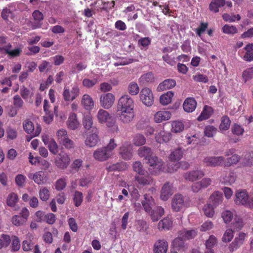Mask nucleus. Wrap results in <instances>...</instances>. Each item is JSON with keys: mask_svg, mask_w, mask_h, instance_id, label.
Listing matches in <instances>:
<instances>
[{"mask_svg": "<svg viewBox=\"0 0 253 253\" xmlns=\"http://www.w3.org/2000/svg\"><path fill=\"white\" fill-rule=\"evenodd\" d=\"M134 102L128 95L124 94L119 99L117 105V111L120 121L124 124L130 123L134 119Z\"/></svg>", "mask_w": 253, "mask_h": 253, "instance_id": "1", "label": "nucleus"}, {"mask_svg": "<svg viewBox=\"0 0 253 253\" xmlns=\"http://www.w3.org/2000/svg\"><path fill=\"white\" fill-rule=\"evenodd\" d=\"M147 160H148L147 163L149 165V171L152 174L154 175L159 173L160 171L171 173L177 170V169L180 168L183 169H186L189 167V164L187 162H179L180 159H170L171 161H170L169 165H174V167L171 168L168 167L167 169L163 167V164L161 162H156V160H158L159 159Z\"/></svg>", "mask_w": 253, "mask_h": 253, "instance_id": "2", "label": "nucleus"}, {"mask_svg": "<svg viewBox=\"0 0 253 253\" xmlns=\"http://www.w3.org/2000/svg\"><path fill=\"white\" fill-rule=\"evenodd\" d=\"M96 118L99 123L105 124L107 127L111 128L113 131H118V127L115 121L108 111L100 109L96 114Z\"/></svg>", "mask_w": 253, "mask_h": 253, "instance_id": "3", "label": "nucleus"}, {"mask_svg": "<svg viewBox=\"0 0 253 253\" xmlns=\"http://www.w3.org/2000/svg\"><path fill=\"white\" fill-rule=\"evenodd\" d=\"M139 100L147 107L151 106L154 102V97L152 90L147 87L142 88L139 92Z\"/></svg>", "mask_w": 253, "mask_h": 253, "instance_id": "4", "label": "nucleus"}, {"mask_svg": "<svg viewBox=\"0 0 253 253\" xmlns=\"http://www.w3.org/2000/svg\"><path fill=\"white\" fill-rule=\"evenodd\" d=\"M238 161V159H205L204 163L210 167H230L232 164H237Z\"/></svg>", "mask_w": 253, "mask_h": 253, "instance_id": "5", "label": "nucleus"}, {"mask_svg": "<svg viewBox=\"0 0 253 253\" xmlns=\"http://www.w3.org/2000/svg\"><path fill=\"white\" fill-rule=\"evenodd\" d=\"M98 133L99 131L96 127H93L86 132L84 140L85 145L89 147L95 146L99 140Z\"/></svg>", "mask_w": 253, "mask_h": 253, "instance_id": "6", "label": "nucleus"}, {"mask_svg": "<svg viewBox=\"0 0 253 253\" xmlns=\"http://www.w3.org/2000/svg\"><path fill=\"white\" fill-rule=\"evenodd\" d=\"M22 125L24 131L28 134H31L32 137L38 136L41 132L40 125H37L35 127L33 122L28 119L24 120Z\"/></svg>", "mask_w": 253, "mask_h": 253, "instance_id": "7", "label": "nucleus"}, {"mask_svg": "<svg viewBox=\"0 0 253 253\" xmlns=\"http://www.w3.org/2000/svg\"><path fill=\"white\" fill-rule=\"evenodd\" d=\"M80 94V88L77 85H74L71 90L68 87H64L62 96L65 101H72L77 97Z\"/></svg>", "mask_w": 253, "mask_h": 253, "instance_id": "8", "label": "nucleus"}, {"mask_svg": "<svg viewBox=\"0 0 253 253\" xmlns=\"http://www.w3.org/2000/svg\"><path fill=\"white\" fill-rule=\"evenodd\" d=\"M186 205V202L181 194L175 195L171 201V208L173 211L178 212Z\"/></svg>", "mask_w": 253, "mask_h": 253, "instance_id": "9", "label": "nucleus"}, {"mask_svg": "<svg viewBox=\"0 0 253 253\" xmlns=\"http://www.w3.org/2000/svg\"><path fill=\"white\" fill-rule=\"evenodd\" d=\"M238 54L245 61L253 60V43L246 45L242 49L238 51Z\"/></svg>", "mask_w": 253, "mask_h": 253, "instance_id": "10", "label": "nucleus"}, {"mask_svg": "<svg viewBox=\"0 0 253 253\" xmlns=\"http://www.w3.org/2000/svg\"><path fill=\"white\" fill-rule=\"evenodd\" d=\"M115 97L111 93L102 94L100 97V105L104 109L110 108L114 103Z\"/></svg>", "mask_w": 253, "mask_h": 253, "instance_id": "11", "label": "nucleus"}, {"mask_svg": "<svg viewBox=\"0 0 253 253\" xmlns=\"http://www.w3.org/2000/svg\"><path fill=\"white\" fill-rule=\"evenodd\" d=\"M204 175L205 173L203 170L196 169L186 172L183 176L187 180L194 181L201 179Z\"/></svg>", "mask_w": 253, "mask_h": 253, "instance_id": "12", "label": "nucleus"}, {"mask_svg": "<svg viewBox=\"0 0 253 253\" xmlns=\"http://www.w3.org/2000/svg\"><path fill=\"white\" fill-rule=\"evenodd\" d=\"M173 193L172 184L167 182L164 184L162 188L160 198L164 201H167Z\"/></svg>", "mask_w": 253, "mask_h": 253, "instance_id": "13", "label": "nucleus"}, {"mask_svg": "<svg viewBox=\"0 0 253 253\" xmlns=\"http://www.w3.org/2000/svg\"><path fill=\"white\" fill-rule=\"evenodd\" d=\"M171 113L167 110H161L156 112L154 116V121L156 123H160L170 119Z\"/></svg>", "mask_w": 253, "mask_h": 253, "instance_id": "14", "label": "nucleus"}, {"mask_svg": "<svg viewBox=\"0 0 253 253\" xmlns=\"http://www.w3.org/2000/svg\"><path fill=\"white\" fill-rule=\"evenodd\" d=\"M67 127L71 130H75L80 126V123L77 119V116L74 112H71L66 123Z\"/></svg>", "mask_w": 253, "mask_h": 253, "instance_id": "15", "label": "nucleus"}, {"mask_svg": "<svg viewBox=\"0 0 253 253\" xmlns=\"http://www.w3.org/2000/svg\"><path fill=\"white\" fill-rule=\"evenodd\" d=\"M211 183V178H204L201 181L193 183L191 187L192 190L195 193L198 192L201 189L207 188Z\"/></svg>", "mask_w": 253, "mask_h": 253, "instance_id": "16", "label": "nucleus"}, {"mask_svg": "<svg viewBox=\"0 0 253 253\" xmlns=\"http://www.w3.org/2000/svg\"><path fill=\"white\" fill-rule=\"evenodd\" d=\"M248 193L246 190H238L235 194V203L236 205L244 206L248 200Z\"/></svg>", "mask_w": 253, "mask_h": 253, "instance_id": "17", "label": "nucleus"}, {"mask_svg": "<svg viewBox=\"0 0 253 253\" xmlns=\"http://www.w3.org/2000/svg\"><path fill=\"white\" fill-rule=\"evenodd\" d=\"M81 103L86 110H91L94 106L93 98L88 94H84L82 96Z\"/></svg>", "mask_w": 253, "mask_h": 253, "instance_id": "18", "label": "nucleus"}, {"mask_svg": "<svg viewBox=\"0 0 253 253\" xmlns=\"http://www.w3.org/2000/svg\"><path fill=\"white\" fill-rule=\"evenodd\" d=\"M171 134L169 132L166 131L164 129L160 130L156 134L155 139L159 143H167L171 139Z\"/></svg>", "mask_w": 253, "mask_h": 253, "instance_id": "19", "label": "nucleus"}, {"mask_svg": "<svg viewBox=\"0 0 253 253\" xmlns=\"http://www.w3.org/2000/svg\"><path fill=\"white\" fill-rule=\"evenodd\" d=\"M168 243L164 239L159 240L154 247V253H166L168 250Z\"/></svg>", "mask_w": 253, "mask_h": 253, "instance_id": "20", "label": "nucleus"}, {"mask_svg": "<svg viewBox=\"0 0 253 253\" xmlns=\"http://www.w3.org/2000/svg\"><path fill=\"white\" fill-rule=\"evenodd\" d=\"M197 107V102L195 99L192 97L186 98L183 103V108L184 110L187 113L193 112Z\"/></svg>", "mask_w": 253, "mask_h": 253, "instance_id": "21", "label": "nucleus"}, {"mask_svg": "<svg viewBox=\"0 0 253 253\" xmlns=\"http://www.w3.org/2000/svg\"><path fill=\"white\" fill-rule=\"evenodd\" d=\"M142 175H135V180L138 184L142 186L151 185L154 184V179L149 175L142 176Z\"/></svg>", "mask_w": 253, "mask_h": 253, "instance_id": "22", "label": "nucleus"}, {"mask_svg": "<svg viewBox=\"0 0 253 253\" xmlns=\"http://www.w3.org/2000/svg\"><path fill=\"white\" fill-rule=\"evenodd\" d=\"M223 196L221 192L215 191L213 193L210 197V204L216 208L222 202Z\"/></svg>", "mask_w": 253, "mask_h": 253, "instance_id": "23", "label": "nucleus"}, {"mask_svg": "<svg viewBox=\"0 0 253 253\" xmlns=\"http://www.w3.org/2000/svg\"><path fill=\"white\" fill-rule=\"evenodd\" d=\"M144 200L142 202V204L144 210L147 212H151L152 207L154 205V200L151 196L147 194L144 195Z\"/></svg>", "mask_w": 253, "mask_h": 253, "instance_id": "24", "label": "nucleus"}, {"mask_svg": "<svg viewBox=\"0 0 253 253\" xmlns=\"http://www.w3.org/2000/svg\"><path fill=\"white\" fill-rule=\"evenodd\" d=\"M178 234L180 237L185 240H190L194 238L197 235V231L196 229L186 230L183 229L178 232Z\"/></svg>", "mask_w": 253, "mask_h": 253, "instance_id": "25", "label": "nucleus"}, {"mask_svg": "<svg viewBox=\"0 0 253 253\" xmlns=\"http://www.w3.org/2000/svg\"><path fill=\"white\" fill-rule=\"evenodd\" d=\"M184 240L182 237H180L178 234V237L175 238L172 242L173 248L178 251H184L186 248Z\"/></svg>", "mask_w": 253, "mask_h": 253, "instance_id": "26", "label": "nucleus"}, {"mask_svg": "<svg viewBox=\"0 0 253 253\" xmlns=\"http://www.w3.org/2000/svg\"><path fill=\"white\" fill-rule=\"evenodd\" d=\"M28 176L32 178L35 182L39 185L44 184L45 181L46 176L44 172L41 171L37 172L33 175L30 174Z\"/></svg>", "mask_w": 253, "mask_h": 253, "instance_id": "27", "label": "nucleus"}, {"mask_svg": "<svg viewBox=\"0 0 253 253\" xmlns=\"http://www.w3.org/2000/svg\"><path fill=\"white\" fill-rule=\"evenodd\" d=\"M176 85V82L173 79H167L160 83L158 86V90L163 91L169 89L174 87Z\"/></svg>", "mask_w": 253, "mask_h": 253, "instance_id": "28", "label": "nucleus"}, {"mask_svg": "<svg viewBox=\"0 0 253 253\" xmlns=\"http://www.w3.org/2000/svg\"><path fill=\"white\" fill-rule=\"evenodd\" d=\"M11 45L8 44L3 47H0V52H5L8 54V55L11 57L18 56L20 55L21 49L19 48H15L14 49H11Z\"/></svg>", "mask_w": 253, "mask_h": 253, "instance_id": "29", "label": "nucleus"}, {"mask_svg": "<svg viewBox=\"0 0 253 253\" xmlns=\"http://www.w3.org/2000/svg\"><path fill=\"white\" fill-rule=\"evenodd\" d=\"M213 110L212 108L210 106L206 105L204 106L200 115L198 117L197 120L199 121H202L208 119L211 116Z\"/></svg>", "mask_w": 253, "mask_h": 253, "instance_id": "30", "label": "nucleus"}, {"mask_svg": "<svg viewBox=\"0 0 253 253\" xmlns=\"http://www.w3.org/2000/svg\"><path fill=\"white\" fill-rule=\"evenodd\" d=\"M164 209L161 206H157L151 211V217L153 221H158L164 214Z\"/></svg>", "mask_w": 253, "mask_h": 253, "instance_id": "31", "label": "nucleus"}, {"mask_svg": "<svg viewBox=\"0 0 253 253\" xmlns=\"http://www.w3.org/2000/svg\"><path fill=\"white\" fill-rule=\"evenodd\" d=\"M172 224L171 219L166 217L159 221L158 227L160 230H169L172 227Z\"/></svg>", "mask_w": 253, "mask_h": 253, "instance_id": "32", "label": "nucleus"}, {"mask_svg": "<svg viewBox=\"0 0 253 253\" xmlns=\"http://www.w3.org/2000/svg\"><path fill=\"white\" fill-rule=\"evenodd\" d=\"M171 131L173 133H177L181 132L184 129V125L183 122L179 120L174 121L171 122Z\"/></svg>", "mask_w": 253, "mask_h": 253, "instance_id": "33", "label": "nucleus"}, {"mask_svg": "<svg viewBox=\"0 0 253 253\" xmlns=\"http://www.w3.org/2000/svg\"><path fill=\"white\" fill-rule=\"evenodd\" d=\"M225 5V0H212L209 5L210 10L214 12H217L219 8Z\"/></svg>", "mask_w": 253, "mask_h": 253, "instance_id": "34", "label": "nucleus"}, {"mask_svg": "<svg viewBox=\"0 0 253 253\" xmlns=\"http://www.w3.org/2000/svg\"><path fill=\"white\" fill-rule=\"evenodd\" d=\"M20 93L21 96L26 100L31 99L34 95L33 89H28L24 86L21 87Z\"/></svg>", "mask_w": 253, "mask_h": 253, "instance_id": "35", "label": "nucleus"}, {"mask_svg": "<svg viewBox=\"0 0 253 253\" xmlns=\"http://www.w3.org/2000/svg\"><path fill=\"white\" fill-rule=\"evenodd\" d=\"M173 96V92L170 91H168L167 93L161 96L160 101L161 103L164 105H168L171 102Z\"/></svg>", "mask_w": 253, "mask_h": 253, "instance_id": "36", "label": "nucleus"}, {"mask_svg": "<svg viewBox=\"0 0 253 253\" xmlns=\"http://www.w3.org/2000/svg\"><path fill=\"white\" fill-rule=\"evenodd\" d=\"M186 151L181 148L173 150L170 154L169 158H181L186 156Z\"/></svg>", "mask_w": 253, "mask_h": 253, "instance_id": "37", "label": "nucleus"}, {"mask_svg": "<svg viewBox=\"0 0 253 253\" xmlns=\"http://www.w3.org/2000/svg\"><path fill=\"white\" fill-rule=\"evenodd\" d=\"M138 154L140 157L149 158L152 156L153 152L150 148L147 147H143L138 149Z\"/></svg>", "mask_w": 253, "mask_h": 253, "instance_id": "38", "label": "nucleus"}, {"mask_svg": "<svg viewBox=\"0 0 253 253\" xmlns=\"http://www.w3.org/2000/svg\"><path fill=\"white\" fill-rule=\"evenodd\" d=\"M94 158H108L110 156L107 152V150L104 147L97 149L93 154Z\"/></svg>", "mask_w": 253, "mask_h": 253, "instance_id": "39", "label": "nucleus"}, {"mask_svg": "<svg viewBox=\"0 0 253 253\" xmlns=\"http://www.w3.org/2000/svg\"><path fill=\"white\" fill-rule=\"evenodd\" d=\"M154 80L153 74L152 73H147L142 75L139 79V82L140 84H145L148 83H152Z\"/></svg>", "mask_w": 253, "mask_h": 253, "instance_id": "40", "label": "nucleus"}, {"mask_svg": "<svg viewBox=\"0 0 253 253\" xmlns=\"http://www.w3.org/2000/svg\"><path fill=\"white\" fill-rule=\"evenodd\" d=\"M18 197L16 194L11 193L9 194L6 199V204L10 207H14L16 204L18 202Z\"/></svg>", "mask_w": 253, "mask_h": 253, "instance_id": "41", "label": "nucleus"}, {"mask_svg": "<svg viewBox=\"0 0 253 253\" xmlns=\"http://www.w3.org/2000/svg\"><path fill=\"white\" fill-rule=\"evenodd\" d=\"M33 17L34 20L37 21V23H35L33 25V29H37L41 27L40 22L43 19V15L41 12L39 10H35L33 13Z\"/></svg>", "mask_w": 253, "mask_h": 253, "instance_id": "42", "label": "nucleus"}, {"mask_svg": "<svg viewBox=\"0 0 253 253\" xmlns=\"http://www.w3.org/2000/svg\"><path fill=\"white\" fill-rule=\"evenodd\" d=\"M127 90L129 94L133 96L136 95L140 92L139 87L138 84L134 82H132L128 84Z\"/></svg>", "mask_w": 253, "mask_h": 253, "instance_id": "43", "label": "nucleus"}, {"mask_svg": "<svg viewBox=\"0 0 253 253\" xmlns=\"http://www.w3.org/2000/svg\"><path fill=\"white\" fill-rule=\"evenodd\" d=\"M132 142L135 146H141L146 143V138L143 134L137 133L134 135Z\"/></svg>", "mask_w": 253, "mask_h": 253, "instance_id": "44", "label": "nucleus"}, {"mask_svg": "<svg viewBox=\"0 0 253 253\" xmlns=\"http://www.w3.org/2000/svg\"><path fill=\"white\" fill-rule=\"evenodd\" d=\"M83 124L85 129H92V128L93 127L92 126L93 121L92 117L90 114H87L84 116L83 121Z\"/></svg>", "mask_w": 253, "mask_h": 253, "instance_id": "45", "label": "nucleus"}, {"mask_svg": "<svg viewBox=\"0 0 253 253\" xmlns=\"http://www.w3.org/2000/svg\"><path fill=\"white\" fill-rule=\"evenodd\" d=\"M222 31L227 35H234L238 33V29L235 26L226 24L222 28Z\"/></svg>", "mask_w": 253, "mask_h": 253, "instance_id": "46", "label": "nucleus"}, {"mask_svg": "<svg viewBox=\"0 0 253 253\" xmlns=\"http://www.w3.org/2000/svg\"><path fill=\"white\" fill-rule=\"evenodd\" d=\"M222 18L225 22L230 23L234 22L236 21H239L241 19V16L239 14L235 15L234 14H223L222 15Z\"/></svg>", "mask_w": 253, "mask_h": 253, "instance_id": "47", "label": "nucleus"}, {"mask_svg": "<svg viewBox=\"0 0 253 253\" xmlns=\"http://www.w3.org/2000/svg\"><path fill=\"white\" fill-rule=\"evenodd\" d=\"M242 78L245 83L253 78V68H250L244 70L242 73Z\"/></svg>", "mask_w": 253, "mask_h": 253, "instance_id": "48", "label": "nucleus"}, {"mask_svg": "<svg viewBox=\"0 0 253 253\" xmlns=\"http://www.w3.org/2000/svg\"><path fill=\"white\" fill-rule=\"evenodd\" d=\"M214 207L209 203L204 206L203 210L207 216L211 217L214 214Z\"/></svg>", "mask_w": 253, "mask_h": 253, "instance_id": "49", "label": "nucleus"}, {"mask_svg": "<svg viewBox=\"0 0 253 253\" xmlns=\"http://www.w3.org/2000/svg\"><path fill=\"white\" fill-rule=\"evenodd\" d=\"M83 200V196L81 192L76 191L73 197V201L76 207L81 205Z\"/></svg>", "mask_w": 253, "mask_h": 253, "instance_id": "50", "label": "nucleus"}, {"mask_svg": "<svg viewBox=\"0 0 253 253\" xmlns=\"http://www.w3.org/2000/svg\"><path fill=\"white\" fill-rule=\"evenodd\" d=\"M50 196V192L46 187H42L39 190V197L43 201H46Z\"/></svg>", "mask_w": 253, "mask_h": 253, "instance_id": "51", "label": "nucleus"}, {"mask_svg": "<svg viewBox=\"0 0 253 253\" xmlns=\"http://www.w3.org/2000/svg\"><path fill=\"white\" fill-rule=\"evenodd\" d=\"M234 237V231L231 229H227L223 234L222 238V241L223 242H230Z\"/></svg>", "mask_w": 253, "mask_h": 253, "instance_id": "52", "label": "nucleus"}, {"mask_svg": "<svg viewBox=\"0 0 253 253\" xmlns=\"http://www.w3.org/2000/svg\"><path fill=\"white\" fill-rule=\"evenodd\" d=\"M230 126V120L227 116H223L221 121L219 128L221 130H226Z\"/></svg>", "mask_w": 253, "mask_h": 253, "instance_id": "53", "label": "nucleus"}, {"mask_svg": "<svg viewBox=\"0 0 253 253\" xmlns=\"http://www.w3.org/2000/svg\"><path fill=\"white\" fill-rule=\"evenodd\" d=\"M55 188L57 191H62L67 185L66 180L65 178L58 179L55 183Z\"/></svg>", "mask_w": 253, "mask_h": 253, "instance_id": "54", "label": "nucleus"}, {"mask_svg": "<svg viewBox=\"0 0 253 253\" xmlns=\"http://www.w3.org/2000/svg\"><path fill=\"white\" fill-rule=\"evenodd\" d=\"M131 152V146L129 145H123L120 149V154L123 157H128Z\"/></svg>", "mask_w": 253, "mask_h": 253, "instance_id": "55", "label": "nucleus"}, {"mask_svg": "<svg viewBox=\"0 0 253 253\" xmlns=\"http://www.w3.org/2000/svg\"><path fill=\"white\" fill-rule=\"evenodd\" d=\"M133 169L139 175H144L145 170L139 161H136L133 164Z\"/></svg>", "mask_w": 253, "mask_h": 253, "instance_id": "56", "label": "nucleus"}, {"mask_svg": "<svg viewBox=\"0 0 253 253\" xmlns=\"http://www.w3.org/2000/svg\"><path fill=\"white\" fill-rule=\"evenodd\" d=\"M216 128L211 126H207L204 130L205 135L209 137L213 136L216 133Z\"/></svg>", "mask_w": 253, "mask_h": 253, "instance_id": "57", "label": "nucleus"}, {"mask_svg": "<svg viewBox=\"0 0 253 253\" xmlns=\"http://www.w3.org/2000/svg\"><path fill=\"white\" fill-rule=\"evenodd\" d=\"M20 248V241L16 236H12L11 250L13 252L18 251Z\"/></svg>", "mask_w": 253, "mask_h": 253, "instance_id": "58", "label": "nucleus"}, {"mask_svg": "<svg viewBox=\"0 0 253 253\" xmlns=\"http://www.w3.org/2000/svg\"><path fill=\"white\" fill-rule=\"evenodd\" d=\"M12 223L17 226H19L24 224L26 222V220L23 218L20 215H15L12 218Z\"/></svg>", "mask_w": 253, "mask_h": 253, "instance_id": "59", "label": "nucleus"}, {"mask_svg": "<svg viewBox=\"0 0 253 253\" xmlns=\"http://www.w3.org/2000/svg\"><path fill=\"white\" fill-rule=\"evenodd\" d=\"M193 79L196 82L207 83L209 82V79L207 76L200 74H197L193 76Z\"/></svg>", "mask_w": 253, "mask_h": 253, "instance_id": "60", "label": "nucleus"}, {"mask_svg": "<svg viewBox=\"0 0 253 253\" xmlns=\"http://www.w3.org/2000/svg\"><path fill=\"white\" fill-rule=\"evenodd\" d=\"M42 139L44 145H48L55 141L49 133H43L42 135Z\"/></svg>", "mask_w": 253, "mask_h": 253, "instance_id": "61", "label": "nucleus"}, {"mask_svg": "<svg viewBox=\"0 0 253 253\" xmlns=\"http://www.w3.org/2000/svg\"><path fill=\"white\" fill-rule=\"evenodd\" d=\"M7 137L9 139L13 140L16 138L17 135V130L11 127H8L6 131Z\"/></svg>", "mask_w": 253, "mask_h": 253, "instance_id": "62", "label": "nucleus"}, {"mask_svg": "<svg viewBox=\"0 0 253 253\" xmlns=\"http://www.w3.org/2000/svg\"><path fill=\"white\" fill-rule=\"evenodd\" d=\"M243 226V220L240 217L237 216H235L234 222L233 224V227L236 229L237 230H240L242 229Z\"/></svg>", "mask_w": 253, "mask_h": 253, "instance_id": "63", "label": "nucleus"}, {"mask_svg": "<svg viewBox=\"0 0 253 253\" xmlns=\"http://www.w3.org/2000/svg\"><path fill=\"white\" fill-rule=\"evenodd\" d=\"M56 135L58 140L60 142H61L62 140L68 136L67 131L66 130L63 128L59 129L57 131Z\"/></svg>", "mask_w": 253, "mask_h": 253, "instance_id": "64", "label": "nucleus"}]
</instances>
